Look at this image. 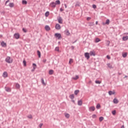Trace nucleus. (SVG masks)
Returning a JSON list of instances; mask_svg holds the SVG:
<instances>
[{
    "instance_id": "obj_4",
    "label": "nucleus",
    "mask_w": 128,
    "mask_h": 128,
    "mask_svg": "<svg viewBox=\"0 0 128 128\" xmlns=\"http://www.w3.org/2000/svg\"><path fill=\"white\" fill-rule=\"evenodd\" d=\"M14 36L16 40H18L20 38V34L16 33L14 34Z\"/></svg>"
},
{
    "instance_id": "obj_8",
    "label": "nucleus",
    "mask_w": 128,
    "mask_h": 128,
    "mask_svg": "<svg viewBox=\"0 0 128 128\" xmlns=\"http://www.w3.org/2000/svg\"><path fill=\"white\" fill-rule=\"evenodd\" d=\"M44 28L46 30V32H48V30H50V26H48V25H46L45 26Z\"/></svg>"
},
{
    "instance_id": "obj_18",
    "label": "nucleus",
    "mask_w": 128,
    "mask_h": 128,
    "mask_svg": "<svg viewBox=\"0 0 128 128\" xmlns=\"http://www.w3.org/2000/svg\"><path fill=\"white\" fill-rule=\"evenodd\" d=\"M107 66H108V68H114V67H112V65L110 63L108 64Z\"/></svg>"
},
{
    "instance_id": "obj_11",
    "label": "nucleus",
    "mask_w": 128,
    "mask_h": 128,
    "mask_svg": "<svg viewBox=\"0 0 128 128\" xmlns=\"http://www.w3.org/2000/svg\"><path fill=\"white\" fill-rule=\"evenodd\" d=\"M58 22H59V24H62V18L61 17H60L58 19Z\"/></svg>"
},
{
    "instance_id": "obj_10",
    "label": "nucleus",
    "mask_w": 128,
    "mask_h": 128,
    "mask_svg": "<svg viewBox=\"0 0 128 128\" xmlns=\"http://www.w3.org/2000/svg\"><path fill=\"white\" fill-rule=\"evenodd\" d=\"M5 90L6 92H12V89L8 87H5Z\"/></svg>"
},
{
    "instance_id": "obj_25",
    "label": "nucleus",
    "mask_w": 128,
    "mask_h": 128,
    "mask_svg": "<svg viewBox=\"0 0 128 128\" xmlns=\"http://www.w3.org/2000/svg\"><path fill=\"white\" fill-rule=\"evenodd\" d=\"M64 116H65L66 118H70V114H68V113H66Z\"/></svg>"
},
{
    "instance_id": "obj_47",
    "label": "nucleus",
    "mask_w": 128,
    "mask_h": 128,
    "mask_svg": "<svg viewBox=\"0 0 128 128\" xmlns=\"http://www.w3.org/2000/svg\"><path fill=\"white\" fill-rule=\"evenodd\" d=\"M92 8H96V4H93Z\"/></svg>"
},
{
    "instance_id": "obj_21",
    "label": "nucleus",
    "mask_w": 128,
    "mask_h": 128,
    "mask_svg": "<svg viewBox=\"0 0 128 128\" xmlns=\"http://www.w3.org/2000/svg\"><path fill=\"white\" fill-rule=\"evenodd\" d=\"M70 98H71V100H74V94H72L70 95Z\"/></svg>"
},
{
    "instance_id": "obj_64",
    "label": "nucleus",
    "mask_w": 128,
    "mask_h": 128,
    "mask_svg": "<svg viewBox=\"0 0 128 128\" xmlns=\"http://www.w3.org/2000/svg\"><path fill=\"white\" fill-rule=\"evenodd\" d=\"M119 74H120V73H119Z\"/></svg>"
},
{
    "instance_id": "obj_28",
    "label": "nucleus",
    "mask_w": 128,
    "mask_h": 128,
    "mask_svg": "<svg viewBox=\"0 0 128 128\" xmlns=\"http://www.w3.org/2000/svg\"><path fill=\"white\" fill-rule=\"evenodd\" d=\"M32 66H33L34 70H36V64L34 63L32 64Z\"/></svg>"
},
{
    "instance_id": "obj_23",
    "label": "nucleus",
    "mask_w": 128,
    "mask_h": 128,
    "mask_svg": "<svg viewBox=\"0 0 128 128\" xmlns=\"http://www.w3.org/2000/svg\"><path fill=\"white\" fill-rule=\"evenodd\" d=\"M55 4H60V0H56L55 2Z\"/></svg>"
},
{
    "instance_id": "obj_27",
    "label": "nucleus",
    "mask_w": 128,
    "mask_h": 128,
    "mask_svg": "<svg viewBox=\"0 0 128 128\" xmlns=\"http://www.w3.org/2000/svg\"><path fill=\"white\" fill-rule=\"evenodd\" d=\"M78 92H80V90H76L74 91V94L76 96H78Z\"/></svg>"
},
{
    "instance_id": "obj_29",
    "label": "nucleus",
    "mask_w": 128,
    "mask_h": 128,
    "mask_svg": "<svg viewBox=\"0 0 128 128\" xmlns=\"http://www.w3.org/2000/svg\"><path fill=\"white\" fill-rule=\"evenodd\" d=\"M96 108L98 110L100 108V104H98L96 106Z\"/></svg>"
},
{
    "instance_id": "obj_32",
    "label": "nucleus",
    "mask_w": 128,
    "mask_h": 128,
    "mask_svg": "<svg viewBox=\"0 0 128 128\" xmlns=\"http://www.w3.org/2000/svg\"><path fill=\"white\" fill-rule=\"evenodd\" d=\"M54 74V70H49V74Z\"/></svg>"
},
{
    "instance_id": "obj_45",
    "label": "nucleus",
    "mask_w": 128,
    "mask_h": 128,
    "mask_svg": "<svg viewBox=\"0 0 128 128\" xmlns=\"http://www.w3.org/2000/svg\"><path fill=\"white\" fill-rule=\"evenodd\" d=\"M23 64H24V66H26V62L24 60L23 61Z\"/></svg>"
},
{
    "instance_id": "obj_14",
    "label": "nucleus",
    "mask_w": 128,
    "mask_h": 128,
    "mask_svg": "<svg viewBox=\"0 0 128 128\" xmlns=\"http://www.w3.org/2000/svg\"><path fill=\"white\" fill-rule=\"evenodd\" d=\"M116 94V92L114 91H109L108 92L109 96H112V94Z\"/></svg>"
},
{
    "instance_id": "obj_60",
    "label": "nucleus",
    "mask_w": 128,
    "mask_h": 128,
    "mask_svg": "<svg viewBox=\"0 0 128 128\" xmlns=\"http://www.w3.org/2000/svg\"><path fill=\"white\" fill-rule=\"evenodd\" d=\"M98 21H96V24H98Z\"/></svg>"
},
{
    "instance_id": "obj_63",
    "label": "nucleus",
    "mask_w": 128,
    "mask_h": 128,
    "mask_svg": "<svg viewBox=\"0 0 128 128\" xmlns=\"http://www.w3.org/2000/svg\"><path fill=\"white\" fill-rule=\"evenodd\" d=\"M125 78H128V76H125Z\"/></svg>"
},
{
    "instance_id": "obj_15",
    "label": "nucleus",
    "mask_w": 128,
    "mask_h": 128,
    "mask_svg": "<svg viewBox=\"0 0 128 128\" xmlns=\"http://www.w3.org/2000/svg\"><path fill=\"white\" fill-rule=\"evenodd\" d=\"M78 106H82V100H79L78 102Z\"/></svg>"
},
{
    "instance_id": "obj_36",
    "label": "nucleus",
    "mask_w": 128,
    "mask_h": 128,
    "mask_svg": "<svg viewBox=\"0 0 128 128\" xmlns=\"http://www.w3.org/2000/svg\"><path fill=\"white\" fill-rule=\"evenodd\" d=\"M41 82L42 84H44V78H41Z\"/></svg>"
},
{
    "instance_id": "obj_19",
    "label": "nucleus",
    "mask_w": 128,
    "mask_h": 128,
    "mask_svg": "<svg viewBox=\"0 0 128 128\" xmlns=\"http://www.w3.org/2000/svg\"><path fill=\"white\" fill-rule=\"evenodd\" d=\"M65 34L66 36H70V31H68V30L65 31Z\"/></svg>"
},
{
    "instance_id": "obj_6",
    "label": "nucleus",
    "mask_w": 128,
    "mask_h": 128,
    "mask_svg": "<svg viewBox=\"0 0 128 128\" xmlns=\"http://www.w3.org/2000/svg\"><path fill=\"white\" fill-rule=\"evenodd\" d=\"M84 56L86 60H90V54L88 52H86Z\"/></svg>"
},
{
    "instance_id": "obj_24",
    "label": "nucleus",
    "mask_w": 128,
    "mask_h": 128,
    "mask_svg": "<svg viewBox=\"0 0 128 128\" xmlns=\"http://www.w3.org/2000/svg\"><path fill=\"white\" fill-rule=\"evenodd\" d=\"M50 16V12L48 11L45 13V16L48 18Z\"/></svg>"
},
{
    "instance_id": "obj_34",
    "label": "nucleus",
    "mask_w": 128,
    "mask_h": 128,
    "mask_svg": "<svg viewBox=\"0 0 128 128\" xmlns=\"http://www.w3.org/2000/svg\"><path fill=\"white\" fill-rule=\"evenodd\" d=\"M22 4H28V2L26 0H24L22 1Z\"/></svg>"
},
{
    "instance_id": "obj_31",
    "label": "nucleus",
    "mask_w": 128,
    "mask_h": 128,
    "mask_svg": "<svg viewBox=\"0 0 128 128\" xmlns=\"http://www.w3.org/2000/svg\"><path fill=\"white\" fill-rule=\"evenodd\" d=\"M122 56L124 58H126V56H128V53L125 52V53L123 54Z\"/></svg>"
},
{
    "instance_id": "obj_50",
    "label": "nucleus",
    "mask_w": 128,
    "mask_h": 128,
    "mask_svg": "<svg viewBox=\"0 0 128 128\" xmlns=\"http://www.w3.org/2000/svg\"><path fill=\"white\" fill-rule=\"evenodd\" d=\"M42 125H43L42 124H39V127H40V128H42Z\"/></svg>"
},
{
    "instance_id": "obj_1",
    "label": "nucleus",
    "mask_w": 128,
    "mask_h": 128,
    "mask_svg": "<svg viewBox=\"0 0 128 128\" xmlns=\"http://www.w3.org/2000/svg\"><path fill=\"white\" fill-rule=\"evenodd\" d=\"M6 62L8 64H12V62H14V60H12V58H10V56H8L6 58Z\"/></svg>"
},
{
    "instance_id": "obj_20",
    "label": "nucleus",
    "mask_w": 128,
    "mask_h": 128,
    "mask_svg": "<svg viewBox=\"0 0 128 128\" xmlns=\"http://www.w3.org/2000/svg\"><path fill=\"white\" fill-rule=\"evenodd\" d=\"M9 6L10 8H14V4L12 2H10L9 4Z\"/></svg>"
},
{
    "instance_id": "obj_3",
    "label": "nucleus",
    "mask_w": 128,
    "mask_h": 128,
    "mask_svg": "<svg viewBox=\"0 0 128 128\" xmlns=\"http://www.w3.org/2000/svg\"><path fill=\"white\" fill-rule=\"evenodd\" d=\"M94 110H96L94 106H92L89 108V112H94Z\"/></svg>"
},
{
    "instance_id": "obj_38",
    "label": "nucleus",
    "mask_w": 128,
    "mask_h": 128,
    "mask_svg": "<svg viewBox=\"0 0 128 128\" xmlns=\"http://www.w3.org/2000/svg\"><path fill=\"white\" fill-rule=\"evenodd\" d=\"M55 50H56V52H60V48L58 46H57L55 48Z\"/></svg>"
},
{
    "instance_id": "obj_7",
    "label": "nucleus",
    "mask_w": 128,
    "mask_h": 128,
    "mask_svg": "<svg viewBox=\"0 0 128 128\" xmlns=\"http://www.w3.org/2000/svg\"><path fill=\"white\" fill-rule=\"evenodd\" d=\"M0 44L3 48H6V43L4 42V41L1 42Z\"/></svg>"
},
{
    "instance_id": "obj_54",
    "label": "nucleus",
    "mask_w": 128,
    "mask_h": 128,
    "mask_svg": "<svg viewBox=\"0 0 128 128\" xmlns=\"http://www.w3.org/2000/svg\"><path fill=\"white\" fill-rule=\"evenodd\" d=\"M60 12H64V9L62 8H60Z\"/></svg>"
},
{
    "instance_id": "obj_55",
    "label": "nucleus",
    "mask_w": 128,
    "mask_h": 128,
    "mask_svg": "<svg viewBox=\"0 0 128 128\" xmlns=\"http://www.w3.org/2000/svg\"><path fill=\"white\" fill-rule=\"evenodd\" d=\"M107 42L108 44V46H110V41H107Z\"/></svg>"
},
{
    "instance_id": "obj_40",
    "label": "nucleus",
    "mask_w": 128,
    "mask_h": 128,
    "mask_svg": "<svg viewBox=\"0 0 128 128\" xmlns=\"http://www.w3.org/2000/svg\"><path fill=\"white\" fill-rule=\"evenodd\" d=\"M100 42V40L98 38H96V42Z\"/></svg>"
},
{
    "instance_id": "obj_17",
    "label": "nucleus",
    "mask_w": 128,
    "mask_h": 128,
    "mask_svg": "<svg viewBox=\"0 0 128 128\" xmlns=\"http://www.w3.org/2000/svg\"><path fill=\"white\" fill-rule=\"evenodd\" d=\"M90 56H96V53L94 52L91 51L90 52Z\"/></svg>"
},
{
    "instance_id": "obj_16",
    "label": "nucleus",
    "mask_w": 128,
    "mask_h": 128,
    "mask_svg": "<svg viewBox=\"0 0 128 128\" xmlns=\"http://www.w3.org/2000/svg\"><path fill=\"white\" fill-rule=\"evenodd\" d=\"M113 102L116 104H118V100L115 98L113 100Z\"/></svg>"
},
{
    "instance_id": "obj_46",
    "label": "nucleus",
    "mask_w": 128,
    "mask_h": 128,
    "mask_svg": "<svg viewBox=\"0 0 128 128\" xmlns=\"http://www.w3.org/2000/svg\"><path fill=\"white\" fill-rule=\"evenodd\" d=\"M22 30H23V32H26V28H22Z\"/></svg>"
},
{
    "instance_id": "obj_26",
    "label": "nucleus",
    "mask_w": 128,
    "mask_h": 128,
    "mask_svg": "<svg viewBox=\"0 0 128 128\" xmlns=\"http://www.w3.org/2000/svg\"><path fill=\"white\" fill-rule=\"evenodd\" d=\"M90 26H94V22H90L89 23Z\"/></svg>"
},
{
    "instance_id": "obj_49",
    "label": "nucleus",
    "mask_w": 128,
    "mask_h": 128,
    "mask_svg": "<svg viewBox=\"0 0 128 128\" xmlns=\"http://www.w3.org/2000/svg\"><path fill=\"white\" fill-rule=\"evenodd\" d=\"M106 58H108V60H110V56L108 55V56H106Z\"/></svg>"
},
{
    "instance_id": "obj_12",
    "label": "nucleus",
    "mask_w": 128,
    "mask_h": 128,
    "mask_svg": "<svg viewBox=\"0 0 128 128\" xmlns=\"http://www.w3.org/2000/svg\"><path fill=\"white\" fill-rule=\"evenodd\" d=\"M3 78H8V72H4L2 74Z\"/></svg>"
},
{
    "instance_id": "obj_62",
    "label": "nucleus",
    "mask_w": 128,
    "mask_h": 128,
    "mask_svg": "<svg viewBox=\"0 0 128 128\" xmlns=\"http://www.w3.org/2000/svg\"><path fill=\"white\" fill-rule=\"evenodd\" d=\"M74 42H76V40L73 44H74Z\"/></svg>"
},
{
    "instance_id": "obj_5",
    "label": "nucleus",
    "mask_w": 128,
    "mask_h": 128,
    "mask_svg": "<svg viewBox=\"0 0 128 128\" xmlns=\"http://www.w3.org/2000/svg\"><path fill=\"white\" fill-rule=\"evenodd\" d=\"M56 3L54 2H52L50 4V6H51V8H56Z\"/></svg>"
},
{
    "instance_id": "obj_35",
    "label": "nucleus",
    "mask_w": 128,
    "mask_h": 128,
    "mask_svg": "<svg viewBox=\"0 0 128 128\" xmlns=\"http://www.w3.org/2000/svg\"><path fill=\"white\" fill-rule=\"evenodd\" d=\"M78 76H76V77H74L72 78L73 80H78Z\"/></svg>"
},
{
    "instance_id": "obj_22",
    "label": "nucleus",
    "mask_w": 128,
    "mask_h": 128,
    "mask_svg": "<svg viewBox=\"0 0 128 128\" xmlns=\"http://www.w3.org/2000/svg\"><path fill=\"white\" fill-rule=\"evenodd\" d=\"M122 40H128V36H123Z\"/></svg>"
},
{
    "instance_id": "obj_44",
    "label": "nucleus",
    "mask_w": 128,
    "mask_h": 128,
    "mask_svg": "<svg viewBox=\"0 0 128 128\" xmlns=\"http://www.w3.org/2000/svg\"><path fill=\"white\" fill-rule=\"evenodd\" d=\"M92 118H96V114H93L92 116Z\"/></svg>"
},
{
    "instance_id": "obj_43",
    "label": "nucleus",
    "mask_w": 128,
    "mask_h": 128,
    "mask_svg": "<svg viewBox=\"0 0 128 128\" xmlns=\"http://www.w3.org/2000/svg\"><path fill=\"white\" fill-rule=\"evenodd\" d=\"M28 118H32V116L31 114H30V115L28 116Z\"/></svg>"
},
{
    "instance_id": "obj_30",
    "label": "nucleus",
    "mask_w": 128,
    "mask_h": 128,
    "mask_svg": "<svg viewBox=\"0 0 128 128\" xmlns=\"http://www.w3.org/2000/svg\"><path fill=\"white\" fill-rule=\"evenodd\" d=\"M96 84H102V82L100 80H96L95 81Z\"/></svg>"
},
{
    "instance_id": "obj_13",
    "label": "nucleus",
    "mask_w": 128,
    "mask_h": 128,
    "mask_svg": "<svg viewBox=\"0 0 128 128\" xmlns=\"http://www.w3.org/2000/svg\"><path fill=\"white\" fill-rule=\"evenodd\" d=\"M56 30H60V24H56Z\"/></svg>"
},
{
    "instance_id": "obj_53",
    "label": "nucleus",
    "mask_w": 128,
    "mask_h": 128,
    "mask_svg": "<svg viewBox=\"0 0 128 128\" xmlns=\"http://www.w3.org/2000/svg\"><path fill=\"white\" fill-rule=\"evenodd\" d=\"M8 2H10V0H8L6 1V4H8Z\"/></svg>"
},
{
    "instance_id": "obj_59",
    "label": "nucleus",
    "mask_w": 128,
    "mask_h": 128,
    "mask_svg": "<svg viewBox=\"0 0 128 128\" xmlns=\"http://www.w3.org/2000/svg\"><path fill=\"white\" fill-rule=\"evenodd\" d=\"M32 72H34V68H33V69L32 70Z\"/></svg>"
},
{
    "instance_id": "obj_33",
    "label": "nucleus",
    "mask_w": 128,
    "mask_h": 128,
    "mask_svg": "<svg viewBox=\"0 0 128 128\" xmlns=\"http://www.w3.org/2000/svg\"><path fill=\"white\" fill-rule=\"evenodd\" d=\"M37 54L38 58H40V50H37Z\"/></svg>"
},
{
    "instance_id": "obj_56",
    "label": "nucleus",
    "mask_w": 128,
    "mask_h": 128,
    "mask_svg": "<svg viewBox=\"0 0 128 128\" xmlns=\"http://www.w3.org/2000/svg\"><path fill=\"white\" fill-rule=\"evenodd\" d=\"M71 48H72V50H74V46H71Z\"/></svg>"
},
{
    "instance_id": "obj_42",
    "label": "nucleus",
    "mask_w": 128,
    "mask_h": 128,
    "mask_svg": "<svg viewBox=\"0 0 128 128\" xmlns=\"http://www.w3.org/2000/svg\"><path fill=\"white\" fill-rule=\"evenodd\" d=\"M75 6H80V3L78 2H77L76 4L75 5Z\"/></svg>"
},
{
    "instance_id": "obj_39",
    "label": "nucleus",
    "mask_w": 128,
    "mask_h": 128,
    "mask_svg": "<svg viewBox=\"0 0 128 128\" xmlns=\"http://www.w3.org/2000/svg\"><path fill=\"white\" fill-rule=\"evenodd\" d=\"M16 88H20V84H16Z\"/></svg>"
},
{
    "instance_id": "obj_41",
    "label": "nucleus",
    "mask_w": 128,
    "mask_h": 128,
    "mask_svg": "<svg viewBox=\"0 0 128 128\" xmlns=\"http://www.w3.org/2000/svg\"><path fill=\"white\" fill-rule=\"evenodd\" d=\"M74 60L72 58H70L69 60V64H72V62H73Z\"/></svg>"
},
{
    "instance_id": "obj_48",
    "label": "nucleus",
    "mask_w": 128,
    "mask_h": 128,
    "mask_svg": "<svg viewBox=\"0 0 128 128\" xmlns=\"http://www.w3.org/2000/svg\"><path fill=\"white\" fill-rule=\"evenodd\" d=\"M112 114H114H114H116V110H113L112 112Z\"/></svg>"
},
{
    "instance_id": "obj_51",
    "label": "nucleus",
    "mask_w": 128,
    "mask_h": 128,
    "mask_svg": "<svg viewBox=\"0 0 128 128\" xmlns=\"http://www.w3.org/2000/svg\"><path fill=\"white\" fill-rule=\"evenodd\" d=\"M91 18H90V17H88V18H86V20H90Z\"/></svg>"
},
{
    "instance_id": "obj_58",
    "label": "nucleus",
    "mask_w": 128,
    "mask_h": 128,
    "mask_svg": "<svg viewBox=\"0 0 128 128\" xmlns=\"http://www.w3.org/2000/svg\"><path fill=\"white\" fill-rule=\"evenodd\" d=\"M120 128H124V126L122 125Z\"/></svg>"
},
{
    "instance_id": "obj_37",
    "label": "nucleus",
    "mask_w": 128,
    "mask_h": 128,
    "mask_svg": "<svg viewBox=\"0 0 128 128\" xmlns=\"http://www.w3.org/2000/svg\"><path fill=\"white\" fill-rule=\"evenodd\" d=\"M100 122H102L104 120V117L101 116L99 118Z\"/></svg>"
},
{
    "instance_id": "obj_9",
    "label": "nucleus",
    "mask_w": 128,
    "mask_h": 128,
    "mask_svg": "<svg viewBox=\"0 0 128 128\" xmlns=\"http://www.w3.org/2000/svg\"><path fill=\"white\" fill-rule=\"evenodd\" d=\"M102 24L103 26H106V24H110V20H106V22H102Z\"/></svg>"
},
{
    "instance_id": "obj_57",
    "label": "nucleus",
    "mask_w": 128,
    "mask_h": 128,
    "mask_svg": "<svg viewBox=\"0 0 128 128\" xmlns=\"http://www.w3.org/2000/svg\"><path fill=\"white\" fill-rule=\"evenodd\" d=\"M64 6H65V8H67L66 4H64Z\"/></svg>"
},
{
    "instance_id": "obj_52",
    "label": "nucleus",
    "mask_w": 128,
    "mask_h": 128,
    "mask_svg": "<svg viewBox=\"0 0 128 128\" xmlns=\"http://www.w3.org/2000/svg\"><path fill=\"white\" fill-rule=\"evenodd\" d=\"M43 62H44V63L46 62V59H44L43 60Z\"/></svg>"
},
{
    "instance_id": "obj_61",
    "label": "nucleus",
    "mask_w": 128,
    "mask_h": 128,
    "mask_svg": "<svg viewBox=\"0 0 128 128\" xmlns=\"http://www.w3.org/2000/svg\"><path fill=\"white\" fill-rule=\"evenodd\" d=\"M72 102H74V100H72Z\"/></svg>"
},
{
    "instance_id": "obj_2",
    "label": "nucleus",
    "mask_w": 128,
    "mask_h": 128,
    "mask_svg": "<svg viewBox=\"0 0 128 128\" xmlns=\"http://www.w3.org/2000/svg\"><path fill=\"white\" fill-rule=\"evenodd\" d=\"M56 38H58V40H60V38H62V34L60 33H56L54 34Z\"/></svg>"
}]
</instances>
